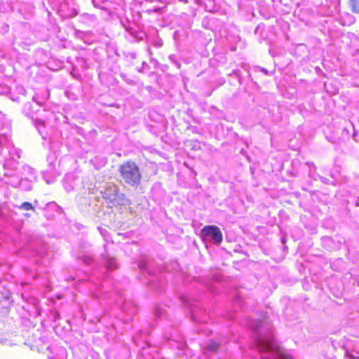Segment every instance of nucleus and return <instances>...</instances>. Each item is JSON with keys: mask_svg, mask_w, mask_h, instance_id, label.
I'll list each match as a JSON object with an SVG mask.
<instances>
[{"mask_svg": "<svg viewBox=\"0 0 359 359\" xmlns=\"http://www.w3.org/2000/svg\"><path fill=\"white\" fill-rule=\"evenodd\" d=\"M118 170L121 178L127 184L137 187L140 184L142 175L135 162L128 161L119 166Z\"/></svg>", "mask_w": 359, "mask_h": 359, "instance_id": "obj_3", "label": "nucleus"}, {"mask_svg": "<svg viewBox=\"0 0 359 359\" xmlns=\"http://www.w3.org/2000/svg\"><path fill=\"white\" fill-rule=\"evenodd\" d=\"M31 107H32V105H31L30 103H27L24 106L23 111H24L25 114H26V116H29L31 115L30 113L28 111V110L30 109Z\"/></svg>", "mask_w": 359, "mask_h": 359, "instance_id": "obj_23", "label": "nucleus"}, {"mask_svg": "<svg viewBox=\"0 0 359 359\" xmlns=\"http://www.w3.org/2000/svg\"><path fill=\"white\" fill-rule=\"evenodd\" d=\"M47 168L42 172L43 177L47 184H52L55 178L60 175L57 167L59 161H57V155L55 151H50L47 155Z\"/></svg>", "mask_w": 359, "mask_h": 359, "instance_id": "obj_4", "label": "nucleus"}, {"mask_svg": "<svg viewBox=\"0 0 359 359\" xmlns=\"http://www.w3.org/2000/svg\"><path fill=\"white\" fill-rule=\"evenodd\" d=\"M163 337L166 341H178L177 339L173 338V336L172 334H170V336L165 335Z\"/></svg>", "mask_w": 359, "mask_h": 359, "instance_id": "obj_26", "label": "nucleus"}, {"mask_svg": "<svg viewBox=\"0 0 359 359\" xmlns=\"http://www.w3.org/2000/svg\"><path fill=\"white\" fill-rule=\"evenodd\" d=\"M121 23L126 30L125 37L130 42H139L143 41L146 34L138 29L134 22H130L128 18H121Z\"/></svg>", "mask_w": 359, "mask_h": 359, "instance_id": "obj_5", "label": "nucleus"}, {"mask_svg": "<svg viewBox=\"0 0 359 359\" xmlns=\"http://www.w3.org/2000/svg\"><path fill=\"white\" fill-rule=\"evenodd\" d=\"M201 235L205 241L219 245L223 239L221 230L217 226H205L201 230Z\"/></svg>", "mask_w": 359, "mask_h": 359, "instance_id": "obj_6", "label": "nucleus"}, {"mask_svg": "<svg viewBox=\"0 0 359 359\" xmlns=\"http://www.w3.org/2000/svg\"><path fill=\"white\" fill-rule=\"evenodd\" d=\"M121 76L127 83L132 84V85L135 84L134 81L133 79L127 78L126 74H121Z\"/></svg>", "mask_w": 359, "mask_h": 359, "instance_id": "obj_21", "label": "nucleus"}, {"mask_svg": "<svg viewBox=\"0 0 359 359\" xmlns=\"http://www.w3.org/2000/svg\"><path fill=\"white\" fill-rule=\"evenodd\" d=\"M349 128H351V130H353V133H352L353 139L355 142H358V132L355 130V127H354L353 123L349 122Z\"/></svg>", "mask_w": 359, "mask_h": 359, "instance_id": "obj_17", "label": "nucleus"}, {"mask_svg": "<svg viewBox=\"0 0 359 359\" xmlns=\"http://www.w3.org/2000/svg\"><path fill=\"white\" fill-rule=\"evenodd\" d=\"M147 65L146 62H142V65L144 66V65Z\"/></svg>", "mask_w": 359, "mask_h": 359, "instance_id": "obj_40", "label": "nucleus"}, {"mask_svg": "<svg viewBox=\"0 0 359 359\" xmlns=\"http://www.w3.org/2000/svg\"><path fill=\"white\" fill-rule=\"evenodd\" d=\"M306 165L309 166V170L311 171V172L313 170V171L316 170V166L315 165V164L313 163H312V162H307Z\"/></svg>", "mask_w": 359, "mask_h": 359, "instance_id": "obj_24", "label": "nucleus"}, {"mask_svg": "<svg viewBox=\"0 0 359 359\" xmlns=\"http://www.w3.org/2000/svg\"><path fill=\"white\" fill-rule=\"evenodd\" d=\"M350 5L353 13H359V1L350 0Z\"/></svg>", "mask_w": 359, "mask_h": 359, "instance_id": "obj_14", "label": "nucleus"}, {"mask_svg": "<svg viewBox=\"0 0 359 359\" xmlns=\"http://www.w3.org/2000/svg\"><path fill=\"white\" fill-rule=\"evenodd\" d=\"M82 260L87 265L91 264L93 263V259L91 257H89V256H84V257H82Z\"/></svg>", "mask_w": 359, "mask_h": 359, "instance_id": "obj_19", "label": "nucleus"}, {"mask_svg": "<svg viewBox=\"0 0 359 359\" xmlns=\"http://www.w3.org/2000/svg\"><path fill=\"white\" fill-rule=\"evenodd\" d=\"M93 297L95 298H98L99 295L97 293H93Z\"/></svg>", "mask_w": 359, "mask_h": 359, "instance_id": "obj_35", "label": "nucleus"}, {"mask_svg": "<svg viewBox=\"0 0 359 359\" xmlns=\"http://www.w3.org/2000/svg\"><path fill=\"white\" fill-rule=\"evenodd\" d=\"M154 261L148 257L143 258L139 263V268L147 271L149 275H152L154 271H153Z\"/></svg>", "mask_w": 359, "mask_h": 359, "instance_id": "obj_8", "label": "nucleus"}, {"mask_svg": "<svg viewBox=\"0 0 359 359\" xmlns=\"http://www.w3.org/2000/svg\"><path fill=\"white\" fill-rule=\"evenodd\" d=\"M351 130V128H349V123H348V125L346 126H345L344 128L343 129V132L346 133V135H349Z\"/></svg>", "mask_w": 359, "mask_h": 359, "instance_id": "obj_29", "label": "nucleus"}, {"mask_svg": "<svg viewBox=\"0 0 359 359\" xmlns=\"http://www.w3.org/2000/svg\"><path fill=\"white\" fill-rule=\"evenodd\" d=\"M138 72H143V70H142V69H138Z\"/></svg>", "mask_w": 359, "mask_h": 359, "instance_id": "obj_39", "label": "nucleus"}, {"mask_svg": "<svg viewBox=\"0 0 359 359\" xmlns=\"http://www.w3.org/2000/svg\"><path fill=\"white\" fill-rule=\"evenodd\" d=\"M130 55L133 59H135L136 57V54L134 53H130Z\"/></svg>", "mask_w": 359, "mask_h": 359, "instance_id": "obj_33", "label": "nucleus"}, {"mask_svg": "<svg viewBox=\"0 0 359 359\" xmlns=\"http://www.w3.org/2000/svg\"><path fill=\"white\" fill-rule=\"evenodd\" d=\"M104 264L106 268L109 270H114L118 267L116 261L113 257L108 255H102Z\"/></svg>", "mask_w": 359, "mask_h": 359, "instance_id": "obj_11", "label": "nucleus"}, {"mask_svg": "<svg viewBox=\"0 0 359 359\" xmlns=\"http://www.w3.org/2000/svg\"><path fill=\"white\" fill-rule=\"evenodd\" d=\"M22 210H34L32 204L29 202H24L21 204V205L19 207Z\"/></svg>", "mask_w": 359, "mask_h": 359, "instance_id": "obj_15", "label": "nucleus"}, {"mask_svg": "<svg viewBox=\"0 0 359 359\" xmlns=\"http://www.w3.org/2000/svg\"><path fill=\"white\" fill-rule=\"evenodd\" d=\"M83 17L91 22H95L96 20V16L95 15L85 13L83 14Z\"/></svg>", "mask_w": 359, "mask_h": 359, "instance_id": "obj_20", "label": "nucleus"}, {"mask_svg": "<svg viewBox=\"0 0 359 359\" xmlns=\"http://www.w3.org/2000/svg\"><path fill=\"white\" fill-rule=\"evenodd\" d=\"M169 60L173 64L175 65L177 69H180V63L176 60V56L175 55H170L169 56Z\"/></svg>", "mask_w": 359, "mask_h": 359, "instance_id": "obj_16", "label": "nucleus"}, {"mask_svg": "<svg viewBox=\"0 0 359 359\" xmlns=\"http://www.w3.org/2000/svg\"><path fill=\"white\" fill-rule=\"evenodd\" d=\"M74 181L75 178L72 175H67L65 177V179L63 180V184L67 191L69 192L74 189L76 185Z\"/></svg>", "mask_w": 359, "mask_h": 359, "instance_id": "obj_10", "label": "nucleus"}, {"mask_svg": "<svg viewBox=\"0 0 359 359\" xmlns=\"http://www.w3.org/2000/svg\"><path fill=\"white\" fill-rule=\"evenodd\" d=\"M122 310L128 316H133L137 312V308L131 300H125L122 304Z\"/></svg>", "mask_w": 359, "mask_h": 359, "instance_id": "obj_9", "label": "nucleus"}, {"mask_svg": "<svg viewBox=\"0 0 359 359\" xmlns=\"http://www.w3.org/2000/svg\"><path fill=\"white\" fill-rule=\"evenodd\" d=\"M356 205H359V201H358V202L356 203Z\"/></svg>", "mask_w": 359, "mask_h": 359, "instance_id": "obj_41", "label": "nucleus"}, {"mask_svg": "<svg viewBox=\"0 0 359 359\" xmlns=\"http://www.w3.org/2000/svg\"><path fill=\"white\" fill-rule=\"evenodd\" d=\"M100 194L106 203L111 206H126L130 204V201L120 191L119 187L113 183H107Z\"/></svg>", "mask_w": 359, "mask_h": 359, "instance_id": "obj_2", "label": "nucleus"}, {"mask_svg": "<svg viewBox=\"0 0 359 359\" xmlns=\"http://www.w3.org/2000/svg\"><path fill=\"white\" fill-rule=\"evenodd\" d=\"M163 45V41L162 40H158L156 41L154 43V46L156 48H160Z\"/></svg>", "mask_w": 359, "mask_h": 359, "instance_id": "obj_30", "label": "nucleus"}, {"mask_svg": "<svg viewBox=\"0 0 359 359\" xmlns=\"http://www.w3.org/2000/svg\"><path fill=\"white\" fill-rule=\"evenodd\" d=\"M262 321L256 320L250 326L256 334L255 348L261 354L262 359H294L285 349L279 346L271 336L264 337L261 333Z\"/></svg>", "mask_w": 359, "mask_h": 359, "instance_id": "obj_1", "label": "nucleus"}, {"mask_svg": "<svg viewBox=\"0 0 359 359\" xmlns=\"http://www.w3.org/2000/svg\"><path fill=\"white\" fill-rule=\"evenodd\" d=\"M34 124L36 129L38 130L39 134L41 135L43 139L46 138L47 133L46 132V126L43 121L40 119H35L34 121Z\"/></svg>", "mask_w": 359, "mask_h": 359, "instance_id": "obj_12", "label": "nucleus"}, {"mask_svg": "<svg viewBox=\"0 0 359 359\" xmlns=\"http://www.w3.org/2000/svg\"><path fill=\"white\" fill-rule=\"evenodd\" d=\"M187 129L194 133H198V128L196 126H189L187 127Z\"/></svg>", "mask_w": 359, "mask_h": 359, "instance_id": "obj_25", "label": "nucleus"}, {"mask_svg": "<svg viewBox=\"0 0 359 359\" xmlns=\"http://www.w3.org/2000/svg\"><path fill=\"white\" fill-rule=\"evenodd\" d=\"M22 182V180H21L19 182H9L13 187H18V186H20L21 185V183Z\"/></svg>", "mask_w": 359, "mask_h": 359, "instance_id": "obj_31", "label": "nucleus"}, {"mask_svg": "<svg viewBox=\"0 0 359 359\" xmlns=\"http://www.w3.org/2000/svg\"><path fill=\"white\" fill-rule=\"evenodd\" d=\"M257 69L261 72H263L265 75H269L268 70L264 67H257Z\"/></svg>", "mask_w": 359, "mask_h": 359, "instance_id": "obj_28", "label": "nucleus"}, {"mask_svg": "<svg viewBox=\"0 0 359 359\" xmlns=\"http://www.w3.org/2000/svg\"><path fill=\"white\" fill-rule=\"evenodd\" d=\"M182 343H180V344L177 346V348H182Z\"/></svg>", "mask_w": 359, "mask_h": 359, "instance_id": "obj_36", "label": "nucleus"}, {"mask_svg": "<svg viewBox=\"0 0 359 359\" xmlns=\"http://www.w3.org/2000/svg\"><path fill=\"white\" fill-rule=\"evenodd\" d=\"M0 343L2 344H4V345H8V346H12L14 344L12 342H11L10 340L6 339V337H4L1 334H0Z\"/></svg>", "mask_w": 359, "mask_h": 359, "instance_id": "obj_18", "label": "nucleus"}, {"mask_svg": "<svg viewBox=\"0 0 359 359\" xmlns=\"http://www.w3.org/2000/svg\"><path fill=\"white\" fill-rule=\"evenodd\" d=\"M219 344L215 341H210L207 346L206 352L215 353L217 351Z\"/></svg>", "mask_w": 359, "mask_h": 359, "instance_id": "obj_13", "label": "nucleus"}, {"mask_svg": "<svg viewBox=\"0 0 359 359\" xmlns=\"http://www.w3.org/2000/svg\"><path fill=\"white\" fill-rule=\"evenodd\" d=\"M162 11V8H152V9H147L146 10V13H148V14H150V13H160Z\"/></svg>", "mask_w": 359, "mask_h": 359, "instance_id": "obj_22", "label": "nucleus"}, {"mask_svg": "<svg viewBox=\"0 0 359 359\" xmlns=\"http://www.w3.org/2000/svg\"><path fill=\"white\" fill-rule=\"evenodd\" d=\"M345 357L350 358V359H359V357L355 356V355H354L351 353H347V352L345 353Z\"/></svg>", "mask_w": 359, "mask_h": 359, "instance_id": "obj_27", "label": "nucleus"}, {"mask_svg": "<svg viewBox=\"0 0 359 359\" xmlns=\"http://www.w3.org/2000/svg\"><path fill=\"white\" fill-rule=\"evenodd\" d=\"M9 163H10V161H6L4 166H8Z\"/></svg>", "mask_w": 359, "mask_h": 359, "instance_id": "obj_37", "label": "nucleus"}, {"mask_svg": "<svg viewBox=\"0 0 359 359\" xmlns=\"http://www.w3.org/2000/svg\"><path fill=\"white\" fill-rule=\"evenodd\" d=\"M163 315V311L161 310L156 311V316L158 318H161Z\"/></svg>", "mask_w": 359, "mask_h": 359, "instance_id": "obj_32", "label": "nucleus"}, {"mask_svg": "<svg viewBox=\"0 0 359 359\" xmlns=\"http://www.w3.org/2000/svg\"><path fill=\"white\" fill-rule=\"evenodd\" d=\"M187 304L189 306L191 317L193 321L198 323H207L209 317L206 314V311L199 304H192L189 301Z\"/></svg>", "mask_w": 359, "mask_h": 359, "instance_id": "obj_7", "label": "nucleus"}, {"mask_svg": "<svg viewBox=\"0 0 359 359\" xmlns=\"http://www.w3.org/2000/svg\"><path fill=\"white\" fill-rule=\"evenodd\" d=\"M83 200H84V201H85L86 203H88V204L90 205V203H89V201H90V200H89V198H83Z\"/></svg>", "mask_w": 359, "mask_h": 359, "instance_id": "obj_34", "label": "nucleus"}, {"mask_svg": "<svg viewBox=\"0 0 359 359\" xmlns=\"http://www.w3.org/2000/svg\"><path fill=\"white\" fill-rule=\"evenodd\" d=\"M17 157H18V158H20V154H19V151H17Z\"/></svg>", "mask_w": 359, "mask_h": 359, "instance_id": "obj_38", "label": "nucleus"}]
</instances>
